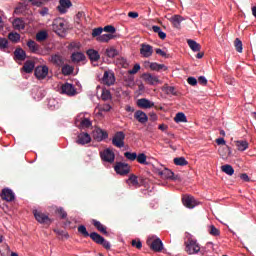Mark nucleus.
I'll use <instances>...</instances> for the list:
<instances>
[{
    "mask_svg": "<svg viewBox=\"0 0 256 256\" xmlns=\"http://www.w3.org/2000/svg\"><path fill=\"white\" fill-rule=\"evenodd\" d=\"M124 157H126L128 159V161L137 160V154L135 152H125Z\"/></svg>",
    "mask_w": 256,
    "mask_h": 256,
    "instance_id": "nucleus-52",
    "label": "nucleus"
},
{
    "mask_svg": "<svg viewBox=\"0 0 256 256\" xmlns=\"http://www.w3.org/2000/svg\"><path fill=\"white\" fill-rule=\"evenodd\" d=\"M187 43H188V47H190V49H192L194 53L201 51V45L197 43L195 40L188 39Z\"/></svg>",
    "mask_w": 256,
    "mask_h": 256,
    "instance_id": "nucleus-30",
    "label": "nucleus"
},
{
    "mask_svg": "<svg viewBox=\"0 0 256 256\" xmlns=\"http://www.w3.org/2000/svg\"><path fill=\"white\" fill-rule=\"evenodd\" d=\"M208 232L210 233V235H213L214 237H219V235H221V232L219 231V229H217L213 225L208 227Z\"/></svg>",
    "mask_w": 256,
    "mask_h": 256,
    "instance_id": "nucleus-47",
    "label": "nucleus"
},
{
    "mask_svg": "<svg viewBox=\"0 0 256 256\" xmlns=\"http://www.w3.org/2000/svg\"><path fill=\"white\" fill-rule=\"evenodd\" d=\"M78 233L83 235L84 237H90L91 234L87 231V228L84 225H80L78 227Z\"/></svg>",
    "mask_w": 256,
    "mask_h": 256,
    "instance_id": "nucleus-53",
    "label": "nucleus"
},
{
    "mask_svg": "<svg viewBox=\"0 0 256 256\" xmlns=\"http://www.w3.org/2000/svg\"><path fill=\"white\" fill-rule=\"evenodd\" d=\"M218 153L222 159H229L231 157L233 151L229 146H223L218 149Z\"/></svg>",
    "mask_w": 256,
    "mask_h": 256,
    "instance_id": "nucleus-22",
    "label": "nucleus"
},
{
    "mask_svg": "<svg viewBox=\"0 0 256 256\" xmlns=\"http://www.w3.org/2000/svg\"><path fill=\"white\" fill-rule=\"evenodd\" d=\"M182 203L184 207H187L188 209H194V207H197L199 203L193 196L185 195L182 197Z\"/></svg>",
    "mask_w": 256,
    "mask_h": 256,
    "instance_id": "nucleus-10",
    "label": "nucleus"
},
{
    "mask_svg": "<svg viewBox=\"0 0 256 256\" xmlns=\"http://www.w3.org/2000/svg\"><path fill=\"white\" fill-rule=\"evenodd\" d=\"M126 183L130 189H137L141 187V182L139 181V177L135 174H131L129 178L126 180Z\"/></svg>",
    "mask_w": 256,
    "mask_h": 256,
    "instance_id": "nucleus-12",
    "label": "nucleus"
},
{
    "mask_svg": "<svg viewBox=\"0 0 256 256\" xmlns=\"http://www.w3.org/2000/svg\"><path fill=\"white\" fill-rule=\"evenodd\" d=\"M101 33H103L102 27L94 28L92 30V37H101Z\"/></svg>",
    "mask_w": 256,
    "mask_h": 256,
    "instance_id": "nucleus-55",
    "label": "nucleus"
},
{
    "mask_svg": "<svg viewBox=\"0 0 256 256\" xmlns=\"http://www.w3.org/2000/svg\"><path fill=\"white\" fill-rule=\"evenodd\" d=\"M234 45L238 53H243V42H241L239 38H236Z\"/></svg>",
    "mask_w": 256,
    "mask_h": 256,
    "instance_id": "nucleus-50",
    "label": "nucleus"
},
{
    "mask_svg": "<svg viewBox=\"0 0 256 256\" xmlns=\"http://www.w3.org/2000/svg\"><path fill=\"white\" fill-rule=\"evenodd\" d=\"M56 213L60 215L61 219H67V212L65 211V209H63V207L57 208Z\"/></svg>",
    "mask_w": 256,
    "mask_h": 256,
    "instance_id": "nucleus-54",
    "label": "nucleus"
},
{
    "mask_svg": "<svg viewBox=\"0 0 256 256\" xmlns=\"http://www.w3.org/2000/svg\"><path fill=\"white\" fill-rule=\"evenodd\" d=\"M87 55L90 61H97L98 59H101V55H99V52L97 50L89 49L87 51Z\"/></svg>",
    "mask_w": 256,
    "mask_h": 256,
    "instance_id": "nucleus-32",
    "label": "nucleus"
},
{
    "mask_svg": "<svg viewBox=\"0 0 256 256\" xmlns=\"http://www.w3.org/2000/svg\"><path fill=\"white\" fill-rule=\"evenodd\" d=\"M102 82L104 83V85H114L115 84V74L112 71H105L103 78H102Z\"/></svg>",
    "mask_w": 256,
    "mask_h": 256,
    "instance_id": "nucleus-13",
    "label": "nucleus"
},
{
    "mask_svg": "<svg viewBox=\"0 0 256 256\" xmlns=\"http://www.w3.org/2000/svg\"><path fill=\"white\" fill-rule=\"evenodd\" d=\"M61 93L63 95H68V97H75L77 95V89L71 83H65L61 86Z\"/></svg>",
    "mask_w": 256,
    "mask_h": 256,
    "instance_id": "nucleus-9",
    "label": "nucleus"
},
{
    "mask_svg": "<svg viewBox=\"0 0 256 256\" xmlns=\"http://www.w3.org/2000/svg\"><path fill=\"white\" fill-rule=\"evenodd\" d=\"M161 177L164 181H181V177L179 175H175L173 171L165 167L161 170Z\"/></svg>",
    "mask_w": 256,
    "mask_h": 256,
    "instance_id": "nucleus-5",
    "label": "nucleus"
},
{
    "mask_svg": "<svg viewBox=\"0 0 256 256\" xmlns=\"http://www.w3.org/2000/svg\"><path fill=\"white\" fill-rule=\"evenodd\" d=\"M161 131H164V133L162 134L163 141H165L168 144L171 143V141H173L174 139V136L171 133H167V125L162 124Z\"/></svg>",
    "mask_w": 256,
    "mask_h": 256,
    "instance_id": "nucleus-25",
    "label": "nucleus"
},
{
    "mask_svg": "<svg viewBox=\"0 0 256 256\" xmlns=\"http://www.w3.org/2000/svg\"><path fill=\"white\" fill-rule=\"evenodd\" d=\"M9 41H12V43H19L21 40V35L17 32H12L8 34Z\"/></svg>",
    "mask_w": 256,
    "mask_h": 256,
    "instance_id": "nucleus-43",
    "label": "nucleus"
},
{
    "mask_svg": "<svg viewBox=\"0 0 256 256\" xmlns=\"http://www.w3.org/2000/svg\"><path fill=\"white\" fill-rule=\"evenodd\" d=\"M27 47L30 49L31 53H35L36 55H39V53H41V46H39V44H37L33 40H29L27 42Z\"/></svg>",
    "mask_w": 256,
    "mask_h": 256,
    "instance_id": "nucleus-24",
    "label": "nucleus"
},
{
    "mask_svg": "<svg viewBox=\"0 0 256 256\" xmlns=\"http://www.w3.org/2000/svg\"><path fill=\"white\" fill-rule=\"evenodd\" d=\"M134 119H136L138 123H141V125H145V123L149 121V116H147V114L143 112V110H137L134 113Z\"/></svg>",
    "mask_w": 256,
    "mask_h": 256,
    "instance_id": "nucleus-15",
    "label": "nucleus"
},
{
    "mask_svg": "<svg viewBox=\"0 0 256 256\" xmlns=\"http://www.w3.org/2000/svg\"><path fill=\"white\" fill-rule=\"evenodd\" d=\"M185 251L188 255H197L201 251V245L197 240L193 238H188L185 242Z\"/></svg>",
    "mask_w": 256,
    "mask_h": 256,
    "instance_id": "nucleus-1",
    "label": "nucleus"
},
{
    "mask_svg": "<svg viewBox=\"0 0 256 256\" xmlns=\"http://www.w3.org/2000/svg\"><path fill=\"white\" fill-rule=\"evenodd\" d=\"M73 66L66 64L62 67V73L63 75H71V73H73Z\"/></svg>",
    "mask_w": 256,
    "mask_h": 256,
    "instance_id": "nucleus-46",
    "label": "nucleus"
},
{
    "mask_svg": "<svg viewBox=\"0 0 256 256\" xmlns=\"http://www.w3.org/2000/svg\"><path fill=\"white\" fill-rule=\"evenodd\" d=\"M34 75L37 79H45L49 75V67L47 66H38L34 70Z\"/></svg>",
    "mask_w": 256,
    "mask_h": 256,
    "instance_id": "nucleus-11",
    "label": "nucleus"
},
{
    "mask_svg": "<svg viewBox=\"0 0 256 256\" xmlns=\"http://www.w3.org/2000/svg\"><path fill=\"white\" fill-rule=\"evenodd\" d=\"M140 55L146 59L151 57V55H153V46L149 44H141Z\"/></svg>",
    "mask_w": 256,
    "mask_h": 256,
    "instance_id": "nucleus-14",
    "label": "nucleus"
},
{
    "mask_svg": "<svg viewBox=\"0 0 256 256\" xmlns=\"http://www.w3.org/2000/svg\"><path fill=\"white\" fill-rule=\"evenodd\" d=\"M117 62H118L119 65H121L122 67H127V65H129V63H127V59H125L124 57L118 58Z\"/></svg>",
    "mask_w": 256,
    "mask_h": 256,
    "instance_id": "nucleus-59",
    "label": "nucleus"
},
{
    "mask_svg": "<svg viewBox=\"0 0 256 256\" xmlns=\"http://www.w3.org/2000/svg\"><path fill=\"white\" fill-rule=\"evenodd\" d=\"M152 31H154V33H158V36L161 37V27L152 26Z\"/></svg>",
    "mask_w": 256,
    "mask_h": 256,
    "instance_id": "nucleus-64",
    "label": "nucleus"
},
{
    "mask_svg": "<svg viewBox=\"0 0 256 256\" xmlns=\"http://www.w3.org/2000/svg\"><path fill=\"white\" fill-rule=\"evenodd\" d=\"M234 144L236 146V148L238 149V151H247V149H249V142H247L246 140H236L234 141Z\"/></svg>",
    "mask_w": 256,
    "mask_h": 256,
    "instance_id": "nucleus-26",
    "label": "nucleus"
},
{
    "mask_svg": "<svg viewBox=\"0 0 256 256\" xmlns=\"http://www.w3.org/2000/svg\"><path fill=\"white\" fill-rule=\"evenodd\" d=\"M189 162L186 161L184 157L174 158V165H178L180 167H185Z\"/></svg>",
    "mask_w": 256,
    "mask_h": 256,
    "instance_id": "nucleus-45",
    "label": "nucleus"
},
{
    "mask_svg": "<svg viewBox=\"0 0 256 256\" xmlns=\"http://www.w3.org/2000/svg\"><path fill=\"white\" fill-rule=\"evenodd\" d=\"M106 55L110 59H113V58H115L119 55V51H117V49H115L114 47L107 48L106 49Z\"/></svg>",
    "mask_w": 256,
    "mask_h": 256,
    "instance_id": "nucleus-42",
    "label": "nucleus"
},
{
    "mask_svg": "<svg viewBox=\"0 0 256 256\" xmlns=\"http://www.w3.org/2000/svg\"><path fill=\"white\" fill-rule=\"evenodd\" d=\"M35 93H37L38 95H35ZM32 94L34 95L33 98L35 99V101H41V99H43V97H45V90H43L39 87H35L33 89Z\"/></svg>",
    "mask_w": 256,
    "mask_h": 256,
    "instance_id": "nucleus-29",
    "label": "nucleus"
},
{
    "mask_svg": "<svg viewBox=\"0 0 256 256\" xmlns=\"http://www.w3.org/2000/svg\"><path fill=\"white\" fill-rule=\"evenodd\" d=\"M47 37L48 34L45 31H40L36 34V41H45Z\"/></svg>",
    "mask_w": 256,
    "mask_h": 256,
    "instance_id": "nucleus-51",
    "label": "nucleus"
},
{
    "mask_svg": "<svg viewBox=\"0 0 256 256\" xmlns=\"http://www.w3.org/2000/svg\"><path fill=\"white\" fill-rule=\"evenodd\" d=\"M102 31H105V33H115L116 29L112 25H107L104 28H102Z\"/></svg>",
    "mask_w": 256,
    "mask_h": 256,
    "instance_id": "nucleus-57",
    "label": "nucleus"
},
{
    "mask_svg": "<svg viewBox=\"0 0 256 256\" xmlns=\"http://www.w3.org/2000/svg\"><path fill=\"white\" fill-rule=\"evenodd\" d=\"M146 243L152 251H161V238H158L157 236H149Z\"/></svg>",
    "mask_w": 256,
    "mask_h": 256,
    "instance_id": "nucleus-6",
    "label": "nucleus"
},
{
    "mask_svg": "<svg viewBox=\"0 0 256 256\" xmlns=\"http://www.w3.org/2000/svg\"><path fill=\"white\" fill-rule=\"evenodd\" d=\"M111 39H113L112 34H103L98 36L96 38V41H98L99 43H107L108 41H111Z\"/></svg>",
    "mask_w": 256,
    "mask_h": 256,
    "instance_id": "nucleus-39",
    "label": "nucleus"
},
{
    "mask_svg": "<svg viewBox=\"0 0 256 256\" xmlns=\"http://www.w3.org/2000/svg\"><path fill=\"white\" fill-rule=\"evenodd\" d=\"M101 99L102 101H109V99H111V92L107 89H103Z\"/></svg>",
    "mask_w": 256,
    "mask_h": 256,
    "instance_id": "nucleus-49",
    "label": "nucleus"
},
{
    "mask_svg": "<svg viewBox=\"0 0 256 256\" xmlns=\"http://www.w3.org/2000/svg\"><path fill=\"white\" fill-rule=\"evenodd\" d=\"M90 238L94 243H97L98 245H101V243L104 241L105 238L103 236L99 235L97 232L90 233Z\"/></svg>",
    "mask_w": 256,
    "mask_h": 256,
    "instance_id": "nucleus-35",
    "label": "nucleus"
},
{
    "mask_svg": "<svg viewBox=\"0 0 256 256\" xmlns=\"http://www.w3.org/2000/svg\"><path fill=\"white\" fill-rule=\"evenodd\" d=\"M52 29L57 35H63L65 33V20L57 18L52 23Z\"/></svg>",
    "mask_w": 256,
    "mask_h": 256,
    "instance_id": "nucleus-8",
    "label": "nucleus"
},
{
    "mask_svg": "<svg viewBox=\"0 0 256 256\" xmlns=\"http://www.w3.org/2000/svg\"><path fill=\"white\" fill-rule=\"evenodd\" d=\"M99 111H104L105 113L111 111V105L110 104H103L100 106Z\"/></svg>",
    "mask_w": 256,
    "mask_h": 256,
    "instance_id": "nucleus-58",
    "label": "nucleus"
},
{
    "mask_svg": "<svg viewBox=\"0 0 256 256\" xmlns=\"http://www.w3.org/2000/svg\"><path fill=\"white\" fill-rule=\"evenodd\" d=\"M100 159L104 163H115V152L111 148H106L100 152Z\"/></svg>",
    "mask_w": 256,
    "mask_h": 256,
    "instance_id": "nucleus-4",
    "label": "nucleus"
},
{
    "mask_svg": "<svg viewBox=\"0 0 256 256\" xmlns=\"http://www.w3.org/2000/svg\"><path fill=\"white\" fill-rule=\"evenodd\" d=\"M39 14L42 17H45L46 15H49V8H47V7L42 8V10L39 12Z\"/></svg>",
    "mask_w": 256,
    "mask_h": 256,
    "instance_id": "nucleus-63",
    "label": "nucleus"
},
{
    "mask_svg": "<svg viewBox=\"0 0 256 256\" xmlns=\"http://www.w3.org/2000/svg\"><path fill=\"white\" fill-rule=\"evenodd\" d=\"M162 91L167 95H175V87L164 85Z\"/></svg>",
    "mask_w": 256,
    "mask_h": 256,
    "instance_id": "nucleus-48",
    "label": "nucleus"
},
{
    "mask_svg": "<svg viewBox=\"0 0 256 256\" xmlns=\"http://www.w3.org/2000/svg\"><path fill=\"white\" fill-rule=\"evenodd\" d=\"M132 247H136V249H141V247H143V243H141V240H132Z\"/></svg>",
    "mask_w": 256,
    "mask_h": 256,
    "instance_id": "nucleus-61",
    "label": "nucleus"
},
{
    "mask_svg": "<svg viewBox=\"0 0 256 256\" xmlns=\"http://www.w3.org/2000/svg\"><path fill=\"white\" fill-rule=\"evenodd\" d=\"M112 145L118 149H123L125 147V132H116L112 137Z\"/></svg>",
    "mask_w": 256,
    "mask_h": 256,
    "instance_id": "nucleus-3",
    "label": "nucleus"
},
{
    "mask_svg": "<svg viewBox=\"0 0 256 256\" xmlns=\"http://www.w3.org/2000/svg\"><path fill=\"white\" fill-rule=\"evenodd\" d=\"M137 105L140 107V109H151V107H155V103L151 102L147 98L138 99Z\"/></svg>",
    "mask_w": 256,
    "mask_h": 256,
    "instance_id": "nucleus-20",
    "label": "nucleus"
},
{
    "mask_svg": "<svg viewBox=\"0 0 256 256\" xmlns=\"http://www.w3.org/2000/svg\"><path fill=\"white\" fill-rule=\"evenodd\" d=\"M142 79L145 83H148V85H157V83H159V77L150 73L143 74Z\"/></svg>",
    "mask_w": 256,
    "mask_h": 256,
    "instance_id": "nucleus-19",
    "label": "nucleus"
},
{
    "mask_svg": "<svg viewBox=\"0 0 256 256\" xmlns=\"http://www.w3.org/2000/svg\"><path fill=\"white\" fill-rule=\"evenodd\" d=\"M144 65H145V67H150V69L152 71H161V64H157L155 62L145 61Z\"/></svg>",
    "mask_w": 256,
    "mask_h": 256,
    "instance_id": "nucleus-37",
    "label": "nucleus"
},
{
    "mask_svg": "<svg viewBox=\"0 0 256 256\" xmlns=\"http://www.w3.org/2000/svg\"><path fill=\"white\" fill-rule=\"evenodd\" d=\"M92 223H93L94 227H96V229L98 231H100V233L107 235V228L103 224H101L100 221L93 219Z\"/></svg>",
    "mask_w": 256,
    "mask_h": 256,
    "instance_id": "nucleus-33",
    "label": "nucleus"
},
{
    "mask_svg": "<svg viewBox=\"0 0 256 256\" xmlns=\"http://www.w3.org/2000/svg\"><path fill=\"white\" fill-rule=\"evenodd\" d=\"M12 25H13L14 29H16L17 31H21V30L25 29V21L22 18L14 19Z\"/></svg>",
    "mask_w": 256,
    "mask_h": 256,
    "instance_id": "nucleus-28",
    "label": "nucleus"
},
{
    "mask_svg": "<svg viewBox=\"0 0 256 256\" xmlns=\"http://www.w3.org/2000/svg\"><path fill=\"white\" fill-rule=\"evenodd\" d=\"M114 171L117 173V175H129L131 167L125 162H117L114 166Z\"/></svg>",
    "mask_w": 256,
    "mask_h": 256,
    "instance_id": "nucleus-7",
    "label": "nucleus"
},
{
    "mask_svg": "<svg viewBox=\"0 0 256 256\" xmlns=\"http://www.w3.org/2000/svg\"><path fill=\"white\" fill-rule=\"evenodd\" d=\"M7 49H9V40L7 38L0 37V51L9 53Z\"/></svg>",
    "mask_w": 256,
    "mask_h": 256,
    "instance_id": "nucleus-34",
    "label": "nucleus"
},
{
    "mask_svg": "<svg viewBox=\"0 0 256 256\" xmlns=\"http://www.w3.org/2000/svg\"><path fill=\"white\" fill-rule=\"evenodd\" d=\"M140 69H141V65L135 64L133 66V69L129 70L128 73L129 75H135V73H138Z\"/></svg>",
    "mask_w": 256,
    "mask_h": 256,
    "instance_id": "nucleus-56",
    "label": "nucleus"
},
{
    "mask_svg": "<svg viewBox=\"0 0 256 256\" xmlns=\"http://www.w3.org/2000/svg\"><path fill=\"white\" fill-rule=\"evenodd\" d=\"M73 3H71V0H59V5L57 7L59 13L65 14L67 13V10L72 7Z\"/></svg>",
    "mask_w": 256,
    "mask_h": 256,
    "instance_id": "nucleus-18",
    "label": "nucleus"
},
{
    "mask_svg": "<svg viewBox=\"0 0 256 256\" xmlns=\"http://www.w3.org/2000/svg\"><path fill=\"white\" fill-rule=\"evenodd\" d=\"M87 113H80L75 118L76 125H79L81 129H89V127H92L93 122L89 117H86Z\"/></svg>",
    "mask_w": 256,
    "mask_h": 256,
    "instance_id": "nucleus-2",
    "label": "nucleus"
},
{
    "mask_svg": "<svg viewBox=\"0 0 256 256\" xmlns=\"http://www.w3.org/2000/svg\"><path fill=\"white\" fill-rule=\"evenodd\" d=\"M76 143H78V145H87L88 143H91V135L87 132L78 134Z\"/></svg>",
    "mask_w": 256,
    "mask_h": 256,
    "instance_id": "nucleus-17",
    "label": "nucleus"
},
{
    "mask_svg": "<svg viewBox=\"0 0 256 256\" xmlns=\"http://www.w3.org/2000/svg\"><path fill=\"white\" fill-rule=\"evenodd\" d=\"M27 59V52L23 48H16L14 51V61H25Z\"/></svg>",
    "mask_w": 256,
    "mask_h": 256,
    "instance_id": "nucleus-21",
    "label": "nucleus"
},
{
    "mask_svg": "<svg viewBox=\"0 0 256 256\" xmlns=\"http://www.w3.org/2000/svg\"><path fill=\"white\" fill-rule=\"evenodd\" d=\"M33 69H35V62L31 61V60H27L21 71H24V73H33Z\"/></svg>",
    "mask_w": 256,
    "mask_h": 256,
    "instance_id": "nucleus-27",
    "label": "nucleus"
},
{
    "mask_svg": "<svg viewBox=\"0 0 256 256\" xmlns=\"http://www.w3.org/2000/svg\"><path fill=\"white\" fill-rule=\"evenodd\" d=\"M171 21L174 27H176V29H179V27H181V22L183 21V18L181 17V15H174L171 18Z\"/></svg>",
    "mask_w": 256,
    "mask_h": 256,
    "instance_id": "nucleus-40",
    "label": "nucleus"
},
{
    "mask_svg": "<svg viewBox=\"0 0 256 256\" xmlns=\"http://www.w3.org/2000/svg\"><path fill=\"white\" fill-rule=\"evenodd\" d=\"M1 199L4 201H15V193L9 188H4L1 193Z\"/></svg>",
    "mask_w": 256,
    "mask_h": 256,
    "instance_id": "nucleus-16",
    "label": "nucleus"
},
{
    "mask_svg": "<svg viewBox=\"0 0 256 256\" xmlns=\"http://www.w3.org/2000/svg\"><path fill=\"white\" fill-rule=\"evenodd\" d=\"M71 59L73 63H80V61H85V54L82 52H74L72 53Z\"/></svg>",
    "mask_w": 256,
    "mask_h": 256,
    "instance_id": "nucleus-31",
    "label": "nucleus"
},
{
    "mask_svg": "<svg viewBox=\"0 0 256 256\" xmlns=\"http://www.w3.org/2000/svg\"><path fill=\"white\" fill-rule=\"evenodd\" d=\"M221 171L223 173H226V175H229L230 177L235 173V169H233V166L226 164L221 167Z\"/></svg>",
    "mask_w": 256,
    "mask_h": 256,
    "instance_id": "nucleus-36",
    "label": "nucleus"
},
{
    "mask_svg": "<svg viewBox=\"0 0 256 256\" xmlns=\"http://www.w3.org/2000/svg\"><path fill=\"white\" fill-rule=\"evenodd\" d=\"M187 83H188V85H192V87H195V85H197V78L188 77Z\"/></svg>",
    "mask_w": 256,
    "mask_h": 256,
    "instance_id": "nucleus-60",
    "label": "nucleus"
},
{
    "mask_svg": "<svg viewBox=\"0 0 256 256\" xmlns=\"http://www.w3.org/2000/svg\"><path fill=\"white\" fill-rule=\"evenodd\" d=\"M96 134V138L98 139V141H103L104 139H107V137H109V134L103 129L96 130Z\"/></svg>",
    "mask_w": 256,
    "mask_h": 256,
    "instance_id": "nucleus-41",
    "label": "nucleus"
},
{
    "mask_svg": "<svg viewBox=\"0 0 256 256\" xmlns=\"http://www.w3.org/2000/svg\"><path fill=\"white\" fill-rule=\"evenodd\" d=\"M34 217L36 219V221H38V223H47V221H49V216H47V214H44L40 211L34 210Z\"/></svg>",
    "mask_w": 256,
    "mask_h": 256,
    "instance_id": "nucleus-23",
    "label": "nucleus"
},
{
    "mask_svg": "<svg viewBox=\"0 0 256 256\" xmlns=\"http://www.w3.org/2000/svg\"><path fill=\"white\" fill-rule=\"evenodd\" d=\"M174 121L175 123H187V116H185V113L178 112L174 117Z\"/></svg>",
    "mask_w": 256,
    "mask_h": 256,
    "instance_id": "nucleus-38",
    "label": "nucleus"
},
{
    "mask_svg": "<svg viewBox=\"0 0 256 256\" xmlns=\"http://www.w3.org/2000/svg\"><path fill=\"white\" fill-rule=\"evenodd\" d=\"M136 160L138 163H140V165H149V162H147V155H145V153H139Z\"/></svg>",
    "mask_w": 256,
    "mask_h": 256,
    "instance_id": "nucleus-44",
    "label": "nucleus"
},
{
    "mask_svg": "<svg viewBox=\"0 0 256 256\" xmlns=\"http://www.w3.org/2000/svg\"><path fill=\"white\" fill-rule=\"evenodd\" d=\"M198 83H199L200 85H207V78H205V76H200V77L198 78Z\"/></svg>",
    "mask_w": 256,
    "mask_h": 256,
    "instance_id": "nucleus-62",
    "label": "nucleus"
}]
</instances>
